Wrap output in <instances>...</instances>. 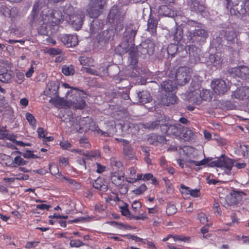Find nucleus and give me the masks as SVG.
Masks as SVG:
<instances>
[{"instance_id": "1", "label": "nucleus", "mask_w": 249, "mask_h": 249, "mask_svg": "<svg viewBox=\"0 0 249 249\" xmlns=\"http://www.w3.org/2000/svg\"><path fill=\"white\" fill-rule=\"evenodd\" d=\"M42 9L40 15L41 18L38 19V23L41 25L39 32L42 35H48L47 27L59 24L64 18L66 19L67 15L65 14L63 15L62 11L60 10H47L45 6H42V2L38 1L34 5L31 13L34 21H36L37 12Z\"/></svg>"}, {"instance_id": "2", "label": "nucleus", "mask_w": 249, "mask_h": 249, "mask_svg": "<svg viewBox=\"0 0 249 249\" xmlns=\"http://www.w3.org/2000/svg\"><path fill=\"white\" fill-rule=\"evenodd\" d=\"M190 163H193L197 166H206L207 165L213 167L216 166L224 169L227 174H230L231 170L234 165L232 160L225 157L221 156L216 160L210 162L208 159H205L200 161H196L192 160L190 161Z\"/></svg>"}, {"instance_id": "3", "label": "nucleus", "mask_w": 249, "mask_h": 249, "mask_svg": "<svg viewBox=\"0 0 249 249\" xmlns=\"http://www.w3.org/2000/svg\"><path fill=\"white\" fill-rule=\"evenodd\" d=\"M69 124L77 132L82 133L88 130L92 131L97 130L98 132H102L98 128L95 126L94 122L89 118L71 117L69 120Z\"/></svg>"}, {"instance_id": "4", "label": "nucleus", "mask_w": 249, "mask_h": 249, "mask_svg": "<svg viewBox=\"0 0 249 249\" xmlns=\"http://www.w3.org/2000/svg\"><path fill=\"white\" fill-rule=\"evenodd\" d=\"M63 11L64 13L67 15L66 20L70 23L76 30L80 29L84 18V15L82 11L77 10L73 13L74 9L71 6H68Z\"/></svg>"}, {"instance_id": "5", "label": "nucleus", "mask_w": 249, "mask_h": 249, "mask_svg": "<svg viewBox=\"0 0 249 249\" xmlns=\"http://www.w3.org/2000/svg\"><path fill=\"white\" fill-rule=\"evenodd\" d=\"M106 4L105 0H91L87 9L91 18H97L102 13Z\"/></svg>"}, {"instance_id": "6", "label": "nucleus", "mask_w": 249, "mask_h": 249, "mask_svg": "<svg viewBox=\"0 0 249 249\" xmlns=\"http://www.w3.org/2000/svg\"><path fill=\"white\" fill-rule=\"evenodd\" d=\"M160 128L162 133H167L168 135L179 136L183 127L179 124L168 122L165 124H161Z\"/></svg>"}, {"instance_id": "7", "label": "nucleus", "mask_w": 249, "mask_h": 249, "mask_svg": "<svg viewBox=\"0 0 249 249\" xmlns=\"http://www.w3.org/2000/svg\"><path fill=\"white\" fill-rule=\"evenodd\" d=\"M189 71L187 68L185 67H181L178 69L176 73V84L182 86L189 81L191 76Z\"/></svg>"}, {"instance_id": "8", "label": "nucleus", "mask_w": 249, "mask_h": 249, "mask_svg": "<svg viewBox=\"0 0 249 249\" xmlns=\"http://www.w3.org/2000/svg\"><path fill=\"white\" fill-rule=\"evenodd\" d=\"M211 87L214 92L218 94H223L228 89L225 81L220 79L213 80L211 83Z\"/></svg>"}, {"instance_id": "9", "label": "nucleus", "mask_w": 249, "mask_h": 249, "mask_svg": "<svg viewBox=\"0 0 249 249\" xmlns=\"http://www.w3.org/2000/svg\"><path fill=\"white\" fill-rule=\"evenodd\" d=\"M230 72L242 78L249 77V69L246 66L232 68Z\"/></svg>"}, {"instance_id": "10", "label": "nucleus", "mask_w": 249, "mask_h": 249, "mask_svg": "<svg viewBox=\"0 0 249 249\" xmlns=\"http://www.w3.org/2000/svg\"><path fill=\"white\" fill-rule=\"evenodd\" d=\"M178 98L173 93H167L161 97L160 103L166 106L174 105L177 102Z\"/></svg>"}, {"instance_id": "11", "label": "nucleus", "mask_w": 249, "mask_h": 249, "mask_svg": "<svg viewBox=\"0 0 249 249\" xmlns=\"http://www.w3.org/2000/svg\"><path fill=\"white\" fill-rule=\"evenodd\" d=\"M61 40L68 47L75 46L78 42L77 37L75 35H63L61 37Z\"/></svg>"}, {"instance_id": "12", "label": "nucleus", "mask_w": 249, "mask_h": 249, "mask_svg": "<svg viewBox=\"0 0 249 249\" xmlns=\"http://www.w3.org/2000/svg\"><path fill=\"white\" fill-rule=\"evenodd\" d=\"M232 97L243 100L249 97V87H243L237 89L232 94Z\"/></svg>"}, {"instance_id": "13", "label": "nucleus", "mask_w": 249, "mask_h": 249, "mask_svg": "<svg viewBox=\"0 0 249 249\" xmlns=\"http://www.w3.org/2000/svg\"><path fill=\"white\" fill-rule=\"evenodd\" d=\"M58 89V86L57 83L54 81H51L47 84V88L44 90V93L48 96L56 95Z\"/></svg>"}, {"instance_id": "14", "label": "nucleus", "mask_w": 249, "mask_h": 249, "mask_svg": "<svg viewBox=\"0 0 249 249\" xmlns=\"http://www.w3.org/2000/svg\"><path fill=\"white\" fill-rule=\"evenodd\" d=\"M199 89V92H197L199 95H198L197 97H196L195 101L197 102H201L202 100H209L212 98L211 93L210 90L204 89Z\"/></svg>"}, {"instance_id": "15", "label": "nucleus", "mask_w": 249, "mask_h": 249, "mask_svg": "<svg viewBox=\"0 0 249 249\" xmlns=\"http://www.w3.org/2000/svg\"><path fill=\"white\" fill-rule=\"evenodd\" d=\"M93 186L94 188L102 192H106L108 189V186L106 181L102 178H98L93 182Z\"/></svg>"}, {"instance_id": "16", "label": "nucleus", "mask_w": 249, "mask_h": 249, "mask_svg": "<svg viewBox=\"0 0 249 249\" xmlns=\"http://www.w3.org/2000/svg\"><path fill=\"white\" fill-rule=\"evenodd\" d=\"M121 13L118 7L117 6H113L108 15V18L109 20L111 19L112 21H114L115 20H117L118 19L121 18L122 17H121ZM109 21L111 22V21Z\"/></svg>"}, {"instance_id": "17", "label": "nucleus", "mask_w": 249, "mask_h": 249, "mask_svg": "<svg viewBox=\"0 0 249 249\" xmlns=\"http://www.w3.org/2000/svg\"><path fill=\"white\" fill-rule=\"evenodd\" d=\"M161 88L167 93H170L174 91L177 88L176 83L171 80L163 82L161 84Z\"/></svg>"}, {"instance_id": "18", "label": "nucleus", "mask_w": 249, "mask_h": 249, "mask_svg": "<svg viewBox=\"0 0 249 249\" xmlns=\"http://www.w3.org/2000/svg\"><path fill=\"white\" fill-rule=\"evenodd\" d=\"M181 188L182 189L181 191L182 194H189L194 197H198L200 195L199 190L197 189H192L183 184L181 185Z\"/></svg>"}, {"instance_id": "19", "label": "nucleus", "mask_w": 249, "mask_h": 249, "mask_svg": "<svg viewBox=\"0 0 249 249\" xmlns=\"http://www.w3.org/2000/svg\"><path fill=\"white\" fill-rule=\"evenodd\" d=\"M14 76V72L11 70H6L0 74V81L3 83H9Z\"/></svg>"}, {"instance_id": "20", "label": "nucleus", "mask_w": 249, "mask_h": 249, "mask_svg": "<svg viewBox=\"0 0 249 249\" xmlns=\"http://www.w3.org/2000/svg\"><path fill=\"white\" fill-rule=\"evenodd\" d=\"M138 97L139 102L142 104L150 102L151 100L150 93L146 91H140L138 93Z\"/></svg>"}, {"instance_id": "21", "label": "nucleus", "mask_w": 249, "mask_h": 249, "mask_svg": "<svg viewBox=\"0 0 249 249\" xmlns=\"http://www.w3.org/2000/svg\"><path fill=\"white\" fill-rule=\"evenodd\" d=\"M148 141L150 143L156 144L157 143H164L166 140L163 136L153 134L148 138Z\"/></svg>"}, {"instance_id": "22", "label": "nucleus", "mask_w": 249, "mask_h": 249, "mask_svg": "<svg viewBox=\"0 0 249 249\" xmlns=\"http://www.w3.org/2000/svg\"><path fill=\"white\" fill-rule=\"evenodd\" d=\"M111 182L116 186H120L124 179V176L120 175L118 172L112 173L110 175Z\"/></svg>"}, {"instance_id": "23", "label": "nucleus", "mask_w": 249, "mask_h": 249, "mask_svg": "<svg viewBox=\"0 0 249 249\" xmlns=\"http://www.w3.org/2000/svg\"><path fill=\"white\" fill-rule=\"evenodd\" d=\"M209 59L210 62L216 67H220L223 62V58L219 54L210 55L209 56Z\"/></svg>"}, {"instance_id": "24", "label": "nucleus", "mask_w": 249, "mask_h": 249, "mask_svg": "<svg viewBox=\"0 0 249 249\" xmlns=\"http://www.w3.org/2000/svg\"><path fill=\"white\" fill-rule=\"evenodd\" d=\"M158 21L154 18H150L147 23V30L152 35L156 33Z\"/></svg>"}, {"instance_id": "25", "label": "nucleus", "mask_w": 249, "mask_h": 249, "mask_svg": "<svg viewBox=\"0 0 249 249\" xmlns=\"http://www.w3.org/2000/svg\"><path fill=\"white\" fill-rule=\"evenodd\" d=\"M0 139L14 140L12 133H8L5 126H0Z\"/></svg>"}, {"instance_id": "26", "label": "nucleus", "mask_w": 249, "mask_h": 249, "mask_svg": "<svg viewBox=\"0 0 249 249\" xmlns=\"http://www.w3.org/2000/svg\"><path fill=\"white\" fill-rule=\"evenodd\" d=\"M124 154L125 158L129 160H136V158L133 153L132 148L129 146H126L124 148Z\"/></svg>"}, {"instance_id": "27", "label": "nucleus", "mask_w": 249, "mask_h": 249, "mask_svg": "<svg viewBox=\"0 0 249 249\" xmlns=\"http://www.w3.org/2000/svg\"><path fill=\"white\" fill-rule=\"evenodd\" d=\"M194 136V133L193 131L189 128L182 129L181 134L179 137L183 138L185 141H189L193 139Z\"/></svg>"}, {"instance_id": "28", "label": "nucleus", "mask_w": 249, "mask_h": 249, "mask_svg": "<svg viewBox=\"0 0 249 249\" xmlns=\"http://www.w3.org/2000/svg\"><path fill=\"white\" fill-rule=\"evenodd\" d=\"M188 51L190 57L195 58V60L196 61V57H198V55L200 52L199 49L194 45L188 46L186 49V51Z\"/></svg>"}, {"instance_id": "29", "label": "nucleus", "mask_w": 249, "mask_h": 249, "mask_svg": "<svg viewBox=\"0 0 249 249\" xmlns=\"http://www.w3.org/2000/svg\"><path fill=\"white\" fill-rule=\"evenodd\" d=\"M85 104L84 100L80 96H79L78 99L71 102V106L76 108L82 109L85 107Z\"/></svg>"}, {"instance_id": "30", "label": "nucleus", "mask_w": 249, "mask_h": 249, "mask_svg": "<svg viewBox=\"0 0 249 249\" xmlns=\"http://www.w3.org/2000/svg\"><path fill=\"white\" fill-rule=\"evenodd\" d=\"M142 208L141 203L138 200H134L132 202L131 212L132 214H136L140 212Z\"/></svg>"}, {"instance_id": "31", "label": "nucleus", "mask_w": 249, "mask_h": 249, "mask_svg": "<svg viewBox=\"0 0 249 249\" xmlns=\"http://www.w3.org/2000/svg\"><path fill=\"white\" fill-rule=\"evenodd\" d=\"M103 24L100 25L97 20H93V22L90 25V32L91 34H94L98 32L102 27Z\"/></svg>"}, {"instance_id": "32", "label": "nucleus", "mask_w": 249, "mask_h": 249, "mask_svg": "<svg viewBox=\"0 0 249 249\" xmlns=\"http://www.w3.org/2000/svg\"><path fill=\"white\" fill-rule=\"evenodd\" d=\"M170 238H173L174 241H183V242H188L189 240V238L188 237H185L183 235H169L167 237L164 238L163 239V241H167Z\"/></svg>"}, {"instance_id": "33", "label": "nucleus", "mask_w": 249, "mask_h": 249, "mask_svg": "<svg viewBox=\"0 0 249 249\" xmlns=\"http://www.w3.org/2000/svg\"><path fill=\"white\" fill-rule=\"evenodd\" d=\"M137 31L136 30H130L127 28L126 29V38L128 42L132 43L134 41L135 36L136 35Z\"/></svg>"}, {"instance_id": "34", "label": "nucleus", "mask_w": 249, "mask_h": 249, "mask_svg": "<svg viewBox=\"0 0 249 249\" xmlns=\"http://www.w3.org/2000/svg\"><path fill=\"white\" fill-rule=\"evenodd\" d=\"M198 218L202 224H205L206 226L210 227L212 225V223L209 221V217L204 213H199L198 214Z\"/></svg>"}, {"instance_id": "35", "label": "nucleus", "mask_w": 249, "mask_h": 249, "mask_svg": "<svg viewBox=\"0 0 249 249\" xmlns=\"http://www.w3.org/2000/svg\"><path fill=\"white\" fill-rule=\"evenodd\" d=\"M159 12L160 14H162L163 15L165 16H174L173 12L167 5L161 6L160 7Z\"/></svg>"}, {"instance_id": "36", "label": "nucleus", "mask_w": 249, "mask_h": 249, "mask_svg": "<svg viewBox=\"0 0 249 249\" xmlns=\"http://www.w3.org/2000/svg\"><path fill=\"white\" fill-rule=\"evenodd\" d=\"M191 36L193 35V36H197L203 38H206L208 36L207 32L204 29H198L194 31L193 33H190Z\"/></svg>"}, {"instance_id": "37", "label": "nucleus", "mask_w": 249, "mask_h": 249, "mask_svg": "<svg viewBox=\"0 0 249 249\" xmlns=\"http://www.w3.org/2000/svg\"><path fill=\"white\" fill-rule=\"evenodd\" d=\"M62 71L65 75L69 76L73 75L75 71L73 66L65 65L62 67Z\"/></svg>"}, {"instance_id": "38", "label": "nucleus", "mask_w": 249, "mask_h": 249, "mask_svg": "<svg viewBox=\"0 0 249 249\" xmlns=\"http://www.w3.org/2000/svg\"><path fill=\"white\" fill-rule=\"evenodd\" d=\"M25 117L29 124L34 129H35L36 126V122L35 117L30 113H26Z\"/></svg>"}, {"instance_id": "39", "label": "nucleus", "mask_w": 249, "mask_h": 249, "mask_svg": "<svg viewBox=\"0 0 249 249\" xmlns=\"http://www.w3.org/2000/svg\"><path fill=\"white\" fill-rule=\"evenodd\" d=\"M197 92H199V89H195L193 91H191L188 93V96L189 97V100L191 102H192L194 103H196V104H200L201 102H197L195 101L196 98V97H197L198 95H199V94H198Z\"/></svg>"}, {"instance_id": "40", "label": "nucleus", "mask_w": 249, "mask_h": 249, "mask_svg": "<svg viewBox=\"0 0 249 249\" xmlns=\"http://www.w3.org/2000/svg\"><path fill=\"white\" fill-rule=\"evenodd\" d=\"M143 175L142 174H138L136 175L135 177H125V180L130 183H133L137 182L138 180H142Z\"/></svg>"}, {"instance_id": "41", "label": "nucleus", "mask_w": 249, "mask_h": 249, "mask_svg": "<svg viewBox=\"0 0 249 249\" xmlns=\"http://www.w3.org/2000/svg\"><path fill=\"white\" fill-rule=\"evenodd\" d=\"M80 63L84 66H91L92 59L86 56H81L79 58Z\"/></svg>"}, {"instance_id": "42", "label": "nucleus", "mask_w": 249, "mask_h": 249, "mask_svg": "<svg viewBox=\"0 0 249 249\" xmlns=\"http://www.w3.org/2000/svg\"><path fill=\"white\" fill-rule=\"evenodd\" d=\"M52 101L53 102V104L57 107H61L65 105V100L58 97H56V98L53 99Z\"/></svg>"}, {"instance_id": "43", "label": "nucleus", "mask_w": 249, "mask_h": 249, "mask_svg": "<svg viewBox=\"0 0 249 249\" xmlns=\"http://www.w3.org/2000/svg\"><path fill=\"white\" fill-rule=\"evenodd\" d=\"M13 163L18 166H21L26 165L27 161L20 156H17L14 158Z\"/></svg>"}, {"instance_id": "44", "label": "nucleus", "mask_w": 249, "mask_h": 249, "mask_svg": "<svg viewBox=\"0 0 249 249\" xmlns=\"http://www.w3.org/2000/svg\"><path fill=\"white\" fill-rule=\"evenodd\" d=\"M81 71H82L84 72H86L87 73L93 75H99V71L97 70L91 69L90 68L82 67V68L81 69Z\"/></svg>"}, {"instance_id": "45", "label": "nucleus", "mask_w": 249, "mask_h": 249, "mask_svg": "<svg viewBox=\"0 0 249 249\" xmlns=\"http://www.w3.org/2000/svg\"><path fill=\"white\" fill-rule=\"evenodd\" d=\"M70 245L71 247L79 248L84 245V243L78 239H72L70 241Z\"/></svg>"}, {"instance_id": "46", "label": "nucleus", "mask_w": 249, "mask_h": 249, "mask_svg": "<svg viewBox=\"0 0 249 249\" xmlns=\"http://www.w3.org/2000/svg\"><path fill=\"white\" fill-rule=\"evenodd\" d=\"M111 165L114 170L119 169L123 166L121 162L115 159L111 160Z\"/></svg>"}, {"instance_id": "47", "label": "nucleus", "mask_w": 249, "mask_h": 249, "mask_svg": "<svg viewBox=\"0 0 249 249\" xmlns=\"http://www.w3.org/2000/svg\"><path fill=\"white\" fill-rule=\"evenodd\" d=\"M83 155L87 157V159H90L99 156L100 154L98 151H90L87 153H83Z\"/></svg>"}, {"instance_id": "48", "label": "nucleus", "mask_w": 249, "mask_h": 249, "mask_svg": "<svg viewBox=\"0 0 249 249\" xmlns=\"http://www.w3.org/2000/svg\"><path fill=\"white\" fill-rule=\"evenodd\" d=\"M146 186L144 184L140 185L138 188L133 191V193L136 195H140L146 190Z\"/></svg>"}, {"instance_id": "49", "label": "nucleus", "mask_w": 249, "mask_h": 249, "mask_svg": "<svg viewBox=\"0 0 249 249\" xmlns=\"http://www.w3.org/2000/svg\"><path fill=\"white\" fill-rule=\"evenodd\" d=\"M121 209L123 215L126 216H129L130 218H131L132 215H133V214L131 213V212L128 209L127 206L122 207H121Z\"/></svg>"}, {"instance_id": "50", "label": "nucleus", "mask_w": 249, "mask_h": 249, "mask_svg": "<svg viewBox=\"0 0 249 249\" xmlns=\"http://www.w3.org/2000/svg\"><path fill=\"white\" fill-rule=\"evenodd\" d=\"M160 121H155L150 122L146 124V128L150 129H153L156 128L159 126V125L162 124H160Z\"/></svg>"}, {"instance_id": "51", "label": "nucleus", "mask_w": 249, "mask_h": 249, "mask_svg": "<svg viewBox=\"0 0 249 249\" xmlns=\"http://www.w3.org/2000/svg\"><path fill=\"white\" fill-rule=\"evenodd\" d=\"M16 81L18 83L21 84L24 79V74L23 72L18 71L16 73Z\"/></svg>"}, {"instance_id": "52", "label": "nucleus", "mask_w": 249, "mask_h": 249, "mask_svg": "<svg viewBox=\"0 0 249 249\" xmlns=\"http://www.w3.org/2000/svg\"><path fill=\"white\" fill-rule=\"evenodd\" d=\"M228 41L234 42L236 39V35L234 32L231 31L226 35Z\"/></svg>"}, {"instance_id": "53", "label": "nucleus", "mask_w": 249, "mask_h": 249, "mask_svg": "<svg viewBox=\"0 0 249 249\" xmlns=\"http://www.w3.org/2000/svg\"><path fill=\"white\" fill-rule=\"evenodd\" d=\"M177 211V209L174 205H168L166 209V213L169 215H171L175 213Z\"/></svg>"}, {"instance_id": "54", "label": "nucleus", "mask_w": 249, "mask_h": 249, "mask_svg": "<svg viewBox=\"0 0 249 249\" xmlns=\"http://www.w3.org/2000/svg\"><path fill=\"white\" fill-rule=\"evenodd\" d=\"M47 52L51 55H56L60 54L62 51L58 48H51L48 50Z\"/></svg>"}, {"instance_id": "55", "label": "nucleus", "mask_w": 249, "mask_h": 249, "mask_svg": "<svg viewBox=\"0 0 249 249\" xmlns=\"http://www.w3.org/2000/svg\"><path fill=\"white\" fill-rule=\"evenodd\" d=\"M147 218V217L145 212L140 213L138 215H136L134 214L132 215L131 216V218L134 219L135 220H144Z\"/></svg>"}, {"instance_id": "56", "label": "nucleus", "mask_w": 249, "mask_h": 249, "mask_svg": "<svg viewBox=\"0 0 249 249\" xmlns=\"http://www.w3.org/2000/svg\"><path fill=\"white\" fill-rule=\"evenodd\" d=\"M137 172V169L134 167H130L128 169L127 173L128 177H136V173ZM126 177H127V176Z\"/></svg>"}, {"instance_id": "57", "label": "nucleus", "mask_w": 249, "mask_h": 249, "mask_svg": "<svg viewBox=\"0 0 249 249\" xmlns=\"http://www.w3.org/2000/svg\"><path fill=\"white\" fill-rule=\"evenodd\" d=\"M182 38V31L180 30H177L176 33L174 35L175 40L178 42L180 41Z\"/></svg>"}, {"instance_id": "58", "label": "nucleus", "mask_w": 249, "mask_h": 249, "mask_svg": "<svg viewBox=\"0 0 249 249\" xmlns=\"http://www.w3.org/2000/svg\"><path fill=\"white\" fill-rule=\"evenodd\" d=\"M184 154L189 156L190 154L194 151V149L190 146H184L182 149Z\"/></svg>"}, {"instance_id": "59", "label": "nucleus", "mask_w": 249, "mask_h": 249, "mask_svg": "<svg viewBox=\"0 0 249 249\" xmlns=\"http://www.w3.org/2000/svg\"><path fill=\"white\" fill-rule=\"evenodd\" d=\"M13 136H14V140H10L11 142L16 143L17 145L20 146H30V144L25 143L22 141H18L16 140V136L13 134Z\"/></svg>"}, {"instance_id": "60", "label": "nucleus", "mask_w": 249, "mask_h": 249, "mask_svg": "<svg viewBox=\"0 0 249 249\" xmlns=\"http://www.w3.org/2000/svg\"><path fill=\"white\" fill-rule=\"evenodd\" d=\"M13 176L16 177V179L17 180H26L28 179L29 176L27 175H25L23 174H12Z\"/></svg>"}, {"instance_id": "61", "label": "nucleus", "mask_w": 249, "mask_h": 249, "mask_svg": "<svg viewBox=\"0 0 249 249\" xmlns=\"http://www.w3.org/2000/svg\"><path fill=\"white\" fill-rule=\"evenodd\" d=\"M39 241H30L28 242L25 245V248L26 249H30L31 248H35L36 247Z\"/></svg>"}, {"instance_id": "62", "label": "nucleus", "mask_w": 249, "mask_h": 249, "mask_svg": "<svg viewBox=\"0 0 249 249\" xmlns=\"http://www.w3.org/2000/svg\"><path fill=\"white\" fill-rule=\"evenodd\" d=\"M60 146L64 149H68L69 148L71 147V144L67 141H63L60 143Z\"/></svg>"}, {"instance_id": "63", "label": "nucleus", "mask_w": 249, "mask_h": 249, "mask_svg": "<svg viewBox=\"0 0 249 249\" xmlns=\"http://www.w3.org/2000/svg\"><path fill=\"white\" fill-rule=\"evenodd\" d=\"M37 132L39 138H44L45 137V136L46 135V132L43 128L39 127L37 129Z\"/></svg>"}, {"instance_id": "64", "label": "nucleus", "mask_w": 249, "mask_h": 249, "mask_svg": "<svg viewBox=\"0 0 249 249\" xmlns=\"http://www.w3.org/2000/svg\"><path fill=\"white\" fill-rule=\"evenodd\" d=\"M236 194L235 193L231 194V195L230 197L231 198V200L230 201V203L231 205L235 204L239 199L236 197Z\"/></svg>"}]
</instances>
